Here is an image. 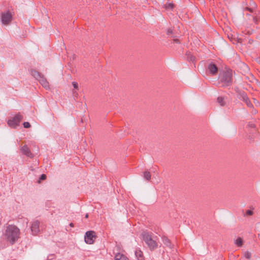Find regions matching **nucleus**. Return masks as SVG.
Listing matches in <instances>:
<instances>
[{
	"label": "nucleus",
	"mask_w": 260,
	"mask_h": 260,
	"mask_svg": "<svg viewBox=\"0 0 260 260\" xmlns=\"http://www.w3.org/2000/svg\"><path fill=\"white\" fill-rule=\"evenodd\" d=\"M31 75L38 81L43 76L40 73L36 70H31Z\"/></svg>",
	"instance_id": "12"
},
{
	"label": "nucleus",
	"mask_w": 260,
	"mask_h": 260,
	"mask_svg": "<svg viewBox=\"0 0 260 260\" xmlns=\"http://www.w3.org/2000/svg\"><path fill=\"white\" fill-rule=\"evenodd\" d=\"M30 230L33 235H37L40 232V222L38 220L32 221Z\"/></svg>",
	"instance_id": "6"
},
{
	"label": "nucleus",
	"mask_w": 260,
	"mask_h": 260,
	"mask_svg": "<svg viewBox=\"0 0 260 260\" xmlns=\"http://www.w3.org/2000/svg\"><path fill=\"white\" fill-rule=\"evenodd\" d=\"M151 174L149 172L145 171L144 173V177L146 180L149 181L151 179Z\"/></svg>",
	"instance_id": "15"
},
{
	"label": "nucleus",
	"mask_w": 260,
	"mask_h": 260,
	"mask_svg": "<svg viewBox=\"0 0 260 260\" xmlns=\"http://www.w3.org/2000/svg\"><path fill=\"white\" fill-rule=\"evenodd\" d=\"M39 82L41 84V85L46 89H49V82L46 80V79L43 76L39 80Z\"/></svg>",
	"instance_id": "11"
},
{
	"label": "nucleus",
	"mask_w": 260,
	"mask_h": 260,
	"mask_svg": "<svg viewBox=\"0 0 260 260\" xmlns=\"http://www.w3.org/2000/svg\"><path fill=\"white\" fill-rule=\"evenodd\" d=\"M143 239L151 250H153L157 247L158 244L156 238L152 237L151 234L147 232H143Z\"/></svg>",
	"instance_id": "3"
},
{
	"label": "nucleus",
	"mask_w": 260,
	"mask_h": 260,
	"mask_svg": "<svg viewBox=\"0 0 260 260\" xmlns=\"http://www.w3.org/2000/svg\"><path fill=\"white\" fill-rule=\"evenodd\" d=\"M246 213L247 215H251L253 214V212L251 210H248L246 211Z\"/></svg>",
	"instance_id": "24"
},
{
	"label": "nucleus",
	"mask_w": 260,
	"mask_h": 260,
	"mask_svg": "<svg viewBox=\"0 0 260 260\" xmlns=\"http://www.w3.org/2000/svg\"><path fill=\"white\" fill-rule=\"evenodd\" d=\"M46 178V176L45 174H42L41 175V177L39 179V180L38 181V182L40 183L41 180H44Z\"/></svg>",
	"instance_id": "22"
},
{
	"label": "nucleus",
	"mask_w": 260,
	"mask_h": 260,
	"mask_svg": "<svg viewBox=\"0 0 260 260\" xmlns=\"http://www.w3.org/2000/svg\"><path fill=\"white\" fill-rule=\"evenodd\" d=\"M72 84L74 87V89L79 90V85L77 82L73 81L72 82Z\"/></svg>",
	"instance_id": "20"
},
{
	"label": "nucleus",
	"mask_w": 260,
	"mask_h": 260,
	"mask_svg": "<svg viewBox=\"0 0 260 260\" xmlns=\"http://www.w3.org/2000/svg\"><path fill=\"white\" fill-rule=\"evenodd\" d=\"M187 59L191 61L192 63H194V60L195 59V57L193 56L190 53H188L187 54Z\"/></svg>",
	"instance_id": "17"
},
{
	"label": "nucleus",
	"mask_w": 260,
	"mask_h": 260,
	"mask_svg": "<svg viewBox=\"0 0 260 260\" xmlns=\"http://www.w3.org/2000/svg\"><path fill=\"white\" fill-rule=\"evenodd\" d=\"M23 125L25 128H29L30 127V124L28 122H24Z\"/></svg>",
	"instance_id": "23"
},
{
	"label": "nucleus",
	"mask_w": 260,
	"mask_h": 260,
	"mask_svg": "<svg viewBox=\"0 0 260 260\" xmlns=\"http://www.w3.org/2000/svg\"><path fill=\"white\" fill-rule=\"evenodd\" d=\"M135 255L138 260H143V252L140 250H137L135 251Z\"/></svg>",
	"instance_id": "14"
},
{
	"label": "nucleus",
	"mask_w": 260,
	"mask_h": 260,
	"mask_svg": "<svg viewBox=\"0 0 260 260\" xmlns=\"http://www.w3.org/2000/svg\"><path fill=\"white\" fill-rule=\"evenodd\" d=\"M70 225L71 227H73V226H74V224H73V223H71L70 224Z\"/></svg>",
	"instance_id": "27"
},
{
	"label": "nucleus",
	"mask_w": 260,
	"mask_h": 260,
	"mask_svg": "<svg viewBox=\"0 0 260 260\" xmlns=\"http://www.w3.org/2000/svg\"><path fill=\"white\" fill-rule=\"evenodd\" d=\"M209 65H213V66H214V65H215V64H214V63H210V64H209Z\"/></svg>",
	"instance_id": "28"
},
{
	"label": "nucleus",
	"mask_w": 260,
	"mask_h": 260,
	"mask_svg": "<svg viewBox=\"0 0 260 260\" xmlns=\"http://www.w3.org/2000/svg\"><path fill=\"white\" fill-rule=\"evenodd\" d=\"M1 20L3 24H8L12 20V15L9 12L3 13L1 15Z\"/></svg>",
	"instance_id": "7"
},
{
	"label": "nucleus",
	"mask_w": 260,
	"mask_h": 260,
	"mask_svg": "<svg viewBox=\"0 0 260 260\" xmlns=\"http://www.w3.org/2000/svg\"><path fill=\"white\" fill-rule=\"evenodd\" d=\"M248 10H249L250 11H252V10L250 8L248 9Z\"/></svg>",
	"instance_id": "29"
},
{
	"label": "nucleus",
	"mask_w": 260,
	"mask_h": 260,
	"mask_svg": "<svg viewBox=\"0 0 260 260\" xmlns=\"http://www.w3.org/2000/svg\"><path fill=\"white\" fill-rule=\"evenodd\" d=\"M4 235L7 241L13 244L20 237V230L15 225L9 224L6 226Z\"/></svg>",
	"instance_id": "2"
},
{
	"label": "nucleus",
	"mask_w": 260,
	"mask_h": 260,
	"mask_svg": "<svg viewBox=\"0 0 260 260\" xmlns=\"http://www.w3.org/2000/svg\"><path fill=\"white\" fill-rule=\"evenodd\" d=\"M162 241L163 243L167 245V246L171 247V243L170 242V240L168 239L167 237H163L162 238Z\"/></svg>",
	"instance_id": "16"
},
{
	"label": "nucleus",
	"mask_w": 260,
	"mask_h": 260,
	"mask_svg": "<svg viewBox=\"0 0 260 260\" xmlns=\"http://www.w3.org/2000/svg\"><path fill=\"white\" fill-rule=\"evenodd\" d=\"M235 244L238 246H241L243 244V240L241 238L239 237L235 241Z\"/></svg>",
	"instance_id": "18"
},
{
	"label": "nucleus",
	"mask_w": 260,
	"mask_h": 260,
	"mask_svg": "<svg viewBox=\"0 0 260 260\" xmlns=\"http://www.w3.org/2000/svg\"><path fill=\"white\" fill-rule=\"evenodd\" d=\"M206 73H209L212 75H215L217 73L218 71H220L221 68H218L217 66H206Z\"/></svg>",
	"instance_id": "9"
},
{
	"label": "nucleus",
	"mask_w": 260,
	"mask_h": 260,
	"mask_svg": "<svg viewBox=\"0 0 260 260\" xmlns=\"http://www.w3.org/2000/svg\"><path fill=\"white\" fill-rule=\"evenodd\" d=\"M217 102L219 104V105L221 106H223L225 105L224 98H223L222 97H218L217 98Z\"/></svg>",
	"instance_id": "19"
},
{
	"label": "nucleus",
	"mask_w": 260,
	"mask_h": 260,
	"mask_svg": "<svg viewBox=\"0 0 260 260\" xmlns=\"http://www.w3.org/2000/svg\"><path fill=\"white\" fill-rule=\"evenodd\" d=\"M115 260H128V259L124 254L118 253L115 256Z\"/></svg>",
	"instance_id": "13"
},
{
	"label": "nucleus",
	"mask_w": 260,
	"mask_h": 260,
	"mask_svg": "<svg viewBox=\"0 0 260 260\" xmlns=\"http://www.w3.org/2000/svg\"><path fill=\"white\" fill-rule=\"evenodd\" d=\"M22 119L23 116L19 113L17 114L12 119L8 121V124L11 127L15 128L19 125Z\"/></svg>",
	"instance_id": "4"
},
{
	"label": "nucleus",
	"mask_w": 260,
	"mask_h": 260,
	"mask_svg": "<svg viewBox=\"0 0 260 260\" xmlns=\"http://www.w3.org/2000/svg\"><path fill=\"white\" fill-rule=\"evenodd\" d=\"M241 96L242 100L246 103L247 107L249 108L252 107V104H251V103L250 102L248 98L247 97V95L245 93H242L241 95Z\"/></svg>",
	"instance_id": "10"
},
{
	"label": "nucleus",
	"mask_w": 260,
	"mask_h": 260,
	"mask_svg": "<svg viewBox=\"0 0 260 260\" xmlns=\"http://www.w3.org/2000/svg\"><path fill=\"white\" fill-rule=\"evenodd\" d=\"M88 217V214H86V218H87Z\"/></svg>",
	"instance_id": "30"
},
{
	"label": "nucleus",
	"mask_w": 260,
	"mask_h": 260,
	"mask_svg": "<svg viewBox=\"0 0 260 260\" xmlns=\"http://www.w3.org/2000/svg\"><path fill=\"white\" fill-rule=\"evenodd\" d=\"M95 233L93 231H88L86 233L84 240L86 243L88 244H93L95 239Z\"/></svg>",
	"instance_id": "5"
},
{
	"label": "nucleus",
	"mask_w": 260,
	"mask_h": 260,
	"mask_svg": "<svg viewBox=\"0 0 260 260\" xmlns=\"http://www.w3.org/2000/svg\"><path fill=\"white\" fill-rule=\"evenodd\" d=\"M21 152L29 158L34 157V154L31 153L30 149L26 145L21 147Z\"/></svg>",
	"instance_id": "8"
},
{
	"label": "nucleus",
	"mask_w": 260,
	"mask_h": 260,
	"mask_svg": "<svg viewBox=\"0 0 260 260\" xmlns=\"http://www.w3.org/2000/svg\"><path fill=\"white\" fill-rule=\"evenodd\" d=\"M233 71L227 66H221L219 74V82L223 87L231 86L233 83Z\"/></svg>",
	"instance_id": "1"
},
{
	"label": "nucleus",
	"mask_w": 260,
	"mask_h": 260,
	"mask_svg": "<svg viewBox=\"0 0 260 260\" xmlns=\"http://www.w3.org/2000/svg\"><path fill=\"white\" fill-rule=\"evenodd\" d=\"M73 94L75 95H78V93H77V92L76 90H73Z\"/></svg>",
	"instance_id": "26"
},
{
	"label": "nucleus",
	"mask_w": 260,
	"mask_h": 260,
	"mask_svg": "<svg viewBox=\"0 0 260 260\" xmlns=\"http://www.w3.org/2000/svg\"><path fill=\"white\" fill-rule=\"evenodd\" d=\"M167 8L172 9L173 8V5L172 4H169L166 6Z\"/></svg>",
	"instance_id": "25"
},
{
	"label": "nucleus",
	"mask_w": 260,
	"mask_h": 260,
	"mask_svg": "<svg viewBox=\"0 0 260 260\" xmlns=\"http://www.w3.org/2000/svg\"><path fill=\"white\" fill-rule=\"evenodd\" d=\"M244 256L247 258V259H249L250 257H251V253L248 252V251H246L245 253H244Z\"/></svg>",
	"instance_id": "21"
}]
</instances>
